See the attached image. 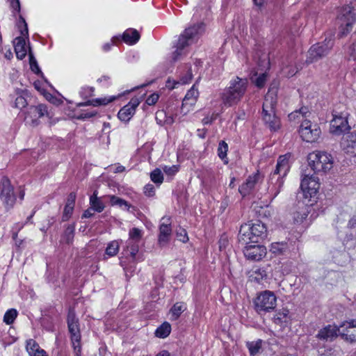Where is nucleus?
I'll return each instance as SVG.
<instances>
[{
	"instance_id": "obj_52",
	"label": "nucleus",
	"mask_w": 356,
	"mask_h": 356,
	"mask_svg": "<svg viewBox=\"0 0 356 356\" xmlns=\"http://www.w3.org/2000/svg\"><path fill=\"white\" fill-rule=\"evenodd\" d=\"M73 210L74 207L65 204L62 217L63 221H66L70 218Z\"/></svg>"
},
{
	"instance_id": "obj_29",
	"label": "nucleus",
	"mask_w": 356,
	"mask_h": 356,
	"mask_svg": "<svg viewBox=\"0 0 356 356\" xmlns=\"http://www.w3.org/2000/svg\"><path fill=\"white\" fill-rule=\"evenodd\" d=\"M171 332V325L168 322L163 323L155 331V336L161 339H165L169 336Z\"/></svg>"
},
{
	"instance_id": "obj_27",
	"label": "nucleus",
	"mask_w": 356,
	"mask_h": 356,
	"mask_svg": "<svg viewBox=\"0 0 356 356\" xmlns=\"http://www.w3.org/2000/svg\"><path fill=\"white\" fill-rule=\"evenodd\" d=\"M90 204L91 209L97 212H102L104 209V204L102 201L97 197V191H95L90 197Z\"/></svg>"
},
{
	"instance_id": "obj_43",
	"label": "nucleus",
	"mask_w": 356,
	"mask_h": 356,
	"mask_svg": "<svg viewBox=\"0 0 356 356\" xmlns=\"http://www.w3.org/2000/svg\"><path fill=\"white\" fill-rule=\"evenodd\" d=\"M150 178L156 184L160 185L163 181V175L159 168H156L151 172Z\"/></svg>"
},
{
	"instance_id": "obj_31",
	"label": "nucleus",
	"mask_w": 356,
	"mask_h": 356,
	"mask_svg": "<svg viewBox=\"0 0 356 356\" xmlns=\"http://www.w3.org/2000/svg\"><path fill=\"white\" fill-rule=\"evenodd\" d=\"M75 227L73 225H69L61 236L60 242L67 244L72 243L74 236Z\"/></svg>"
},
{
	"instance_id": "obj_32",
	"label": "nucleus",
	"mask_w": 356,
	"mask_h": 356,
	"mask_svg": "<svg viewBox=\"0 0 356 356\" xmlns=\"http://www.w3.org/2000/svg\"><path fill=\"white\" fill-rule=\"evenodd\" d=\"M288 249V245L285 242L273 243L270 245V252L276 255L283 254Z\"/></svg>"
},
{
	"instance_id": "obj_10",
	"label": "nucleus",
	"mask_w": 356,
	"mask_h": 356,
	"mask_svg": "<svg viewBox=\"0 0 356 356\" xmlns=\"http://www.w3.org/2000/svg\"><path fill=\"white\" fill-rule=\"evenodd\" d=\"M0 200L7 210L13 208L16 202L14 188L7 177H3L0 181Z\"/></svg>"
},
{
	"instance_id": "obj_45",
	"label": "nucleus",
	"mask_w": 356,
	"mask_h": 356,
	"mask_svg": "<svg viewBox=\"0 0 356 356\" xmlns=\"http://www.w3.org/2000/svg\"><path fill=\"white\" fill-rule=\"evenodd\" d=\"M40 348L39 344L34 339H30L26 342V350L29 355H31Z\"/></svg>"
},
{
	"instance_id": "obj_21",
	"label": "nucleus",
	"mask_w": 356,
	"mask_h": 356,
	"mask_svg": "<svg viewBox=\"0 0 356 356\" xmlns=\"http://www.w3.org/2000/svg\"><path fill=\"white\" fill-rule=\"evenodd\" d=\"M310 209V206L303 202H298L296 205V210L293 213L294 222L298 224L302 223L307 217Z\"/></svg>"
},
{
	"instance_id": "obj_6",
	"label": "nucleus",
	"mask_w": 356,
	"mask_h": 356,
	"mask_svg": "<svg viewBox=\"0 0 356 356\" xmlns=\"http://www.w3.org/2000/svg\"><path fill=\"white\" fill-rule=\"evenodd\" d=\"M67 323L68 330L70 334V339L72 347L76 356H81V333L79 329V319L76 316L75 312L72 309H70L67 316Z\"/></svg>"
},
{
	"instance_id": "obj_13",
	"label": "nucleus",
	"mask_w": 356,
	"mask_h": 356,
	"mask_svg": "<svg viewBox=\"0 0 356 356\" xmlns=\"http://www.w3.org/2000/svg\"><path fill=\"white\" fill-rule=\"evenodd\" d=\"M340 327L341 330L339 336L342 339L350 343L356 341V320L343 322Z\"/></svg>"
},
{
	"instance_id": "obj_55",
	"label": "nucleus",
	"mask_w": 356,
	"mask_h": 356,
	"mask_svg": "<svg viewBox=\"0 0 356 356\" xmlns=\"http://www.w3.org/2000/svg\"><path fill=\"white\" fill-rule=\"evenodd\" d=\"M144 193L146 196H148V197L154 196L155 194L154 186L151 184H148L145 185L144 187Z\"/></svg>"
},
{
	"instance_id": "obj_22",
	"label": "nucleus",
	"mask_w": 356,
	"mask_h": 356,
	"mask_svg": "<svg viewBox=\"0 0 356 356\" xmlns=\"http://www.w3.org/2000/svg\"><path fill=\"white\" fill-rule=\"evenodd\" d=\"M16 95H17L14 102L13 106L15 108L22 109L25 108L31 99L30 92L27 90H16Z\"/></svg>"
},
{
	"instance_id": "obj_39",
	"label": "nucleus",
	"mask_w": 356,
	"mask_h": 356,
	"mask_svg": "<svg viewBox=\"0 0 356 356\" xmlns=\"http://www.w3.org/2000/svg\"><path fill=\"white\" fill-rule=\"evenodd\" d=\"M184 310V305L181 302L175 303L170 309L172 318L177 320Z\"/></svg>"
},
{
	"instance_id": "obj_58",
	"label": "nucleus",
	"mask_w": 356,
	"mask_h": 356,
	"mask_svg": "<svg viewBox=\"0 0 356 356\" xmlns=\"http://www.w3.org/2000/svg\"><path fill=\"white\" fill-rule=\"evenodd\" d=\"M177 236L178 239L184 243L188 240L186 232L184 229L180 228L177 232Z\"/></svg>"
},
{
	"instance_id": "obj_20",
	"label": "nucleus",
	"mask_w": 356,
	"mask_h": 356,
	"mask_svg": "<svg viewBox=\"0 0 356 356\" xmlns=\"http://www.w3.org/2000/svg\"><path fill=\"white\" fill-rule=\"evenodd\" d=\"M261 179V175L259 171L252 175L248 177L245 182L243 183L238 188L239 193L245 196L249 194L250 191L254 188L255 184L258 183Z\"/></svg>"
},
{
	"instance_id": "obj_3",
	"label": "nucleus",
	"mask_w": 356,
	"mask_h": 356,
	"mask_svg": "<svg viewBox=\"0 0 356 356\" xmlns=\"http://www.w3.org/2000/svg\"><path fill=\"white\" fill-rule=\"evenodd\" d=\"M247 80L237 77L221 95L224 105L231 106L238 102L246 91Z\"/></svg>"
},
{
	"instance_id": "obj_36",
	"label": "nucleus",
	"mask_w": 356,
	"mask_h": 356,
	"mask_svg": "<svg viewBox=\"0 0 356 356\" xmlns=\"http://www.w3.org/2000/svg\"><path fill=\"white\" fill-rule=\"evenodd\" d=\"M120 245L117 241L110 242L106 248L105 254L108 257H114L119 252Z\"/></svg>"
},
{
	"instance_id": "obj_15",
	"label": "nucleus",
	"mask_w": 356,
	"mask_h": 356,
	"mask_svg": "<svg viewBox=\"0 0 356 356\" xmlns=\"http://www.w3.org/2000/svg\"><path fill=\"white\" fill-rule=\"evenodd\" d=\"M340 332V325H327L318 331L316 338L321 341H332L339 336Z\"/></svg>"
},
{
	"instance_id": "obj_23",
	"label": "nucleus",
	"mask_w": 356,
	"mask_h": 356,
	"mask_svg": "<svg viewBox=\"0 0 356 356\" xmlns=\"http://www.w3.org/2000/svg\"><path fill=\"white\" fill-rule=\"evenodd\" d=\"M13 44L16 57L19 60L24 59L27 54L25 39L21 36L17 37L14 40Z\"/></svg>"
},
{
	"instance_id": "obj_14",
	"label": "nucleus",
	"mask_w": 356,
	"mask_h": 356,
	"mask_svg": "<svg viewBox=\"0 0 356 356\" xmlns=\"http://www.w3.org/2000/svg\"><path fill=\"white\" fill-rule=\"evenodd\" d=\"M245 257L252 261H260L266 254V248L261 245H248L243 249Z\"/></svg>"
},
{
	"instance_id": "obj_33",
	"label": "nucleus",
	"mask_w": 356,
	"mask_h": 356,
	"mask_svg": "<svg viewBox=\"0 0 356 356\" xmlns=\"http://www.w3.org/2000/svg\"><path fill=\"white\" fill-rule=\"evenodd\" d=\"M262 346V340L258 339L256 341H248L246 343V346L248 347L250 354L252 356L257 355Z\"/></svg>"
},
{
	"instance_id": "obj_12",
	"label": "nucleus",
	"mask_w": 356,
	"mask_h": 356,
	"mask_svg": "<svg viewBox=\"0 0 356 356\" xmlns=\"http://www.w3.org/2000/svg\"><path fill=\"white\" fill-rule=\"evenodd\" d=\"M339 18L341 21L339 36L343 38L351 31L353 24L356 19L355 14L353 12V8L350 6L343 7L341 10Z\"/></svg>"
},
{
	"instance_id": "obj_30",
	"label": "nucleus",
	"mask_w": 356,
	"mask_h": 356,
	"mask_svg": "<svg viewBox=\"0 0 356 356\" xmlns=\"http://www.w3.org/2000/svg\"><path fill=\"white\" fill-rule=\"evenodd\" d=\"M195 85H194L186 94L183 99L184 105H193L195 104L199 92L197 90H195Z\"/></svg>"
},
{
	"instance_id": "obj_5",
	"label": "nucleus",
	"mask_w": 356,
	"mask_h": 356,
	"mask_svg": "<svg viewBox=\"0 0 356 356\" xmlns=\"http://www.w3.org/2000/svg\"><path fill=\"white\" fill-rule=\"evenodd\" d=\"M275 99L268 94L262 106L263 120L266 125L274 131L278 130L281 126L280 120L275 114Z\"/></svg>"
},
{
	"instance_id": "obj_42",
	"label": "nucleus",
	"mask_w": 356,
	"mask_h": 356,
	"mask_svg": "<svg viewBox=\"0 0 356 356\" xmlns=\"http://www.w3.org/2000/svg\"><path fill=\"white\" fill-rule=\"evenodd\" d=\"M348 59L356 61V40L350 44L345 50Z\"/></svg>"
},
{
	"instance_id": "obj_38",
	"label": "nucleus",
	"mask_w": 356,
	"mask_h": 356,
	"mask_svg": "<svg viewBox=\"0 0 356 356\" xmlns=\"http://www.w3.org/2000/svg\"><path fill=\"white\" fill-rule=\"evenodd\" d=\"M115 99V97L113 96V97H110L108 98H107V97L97 98V99L89 100V102H90V106H102V105H104V106L107 105L108 104H109L110 102H112Z\"/></svg>"
},
{
	"instance_id": "obj_28",
	"label": "nucleus",
	"mask_w": 356,
	"mask_h": 356,
	"mask_svg": "<svg viewBox=\"0 0 356 356\" xmlns=\"http://www.w3.org/2000/svg\"><path fill=\"white\" fill-rule=\"evenodd\" d=\"M140 242L127 240L126 242V249L124 251L129 254L132 260H136V257L139 251V244Z\"/></svg>"
},
{
	"instance_id": "obj_37",
	"label": "nucleus",
	"mask_w": 356,
	"mask_h": 356,
	"mask_svg": "<svg viewBox=\"0 0 356 356\" xmlns=\"http://www.w3.org/2000/svg\"><path fill=\"white\" fill-rule=\"evenodd\" d=\"M17 314V311L15 309L7 310L3 316V322L6 325H11L16 319Z\"/></svg>"
},
{
	"instance_id": "obj_47",
	"label": "nucleus",
	"mask_w": 356,
	"mask_h": 356,
	"mask_svg": "<svg viewBox=\"0 0 356 356\" xmlns=\"http://www.w3.org/2000/svg\"><path fill=\"white\" fill-rule=\"evenodd\" d=\"M266 276L267 275L266 270L261 268H258L254 270L252 275H250V277L257 282H259L261 280H263L264 277Z\"/></svg>"
},
{
	"instance_id": "obj_44",
	"label": "nucleus",
	"mask_w": 356,
	"mask_h": 356,
	"mask_svg": "<svg viewBox=\"0 0 356 356\" xmlns=\"http://www.w3.org/2000/svg\"><path fill=\"white\" fill-rule=\"evenodd\" d=\"M287 316H288L287 310H285L283 312H280L274 316L273 322L277 325H281L284 323L286 322Z\"/></svg>"
},
{
	"instance_id": "obj_34",
	"label": "nucleus",
	"mask_w": 356,
	"mask_h": 356,
	"mask_svg": "<svg viewBox=\"0 0 356 356\" xmlns=\"http://www.w3.org/2000/svg\"><path fill=\"white\" fill-rule=\"evenodd\" d=\"M110 202L113 206L118 205L120 207H124V209L127 211H129L131 208H134L126 200L118 197H116L115 195L110 196Z\"/></svg>"
},
{
	"instance_id": "obj_24",
	"label": "nucleus",
	"mask_w": 356,
	"mask_h": 356,
	"mask_svg": "<svg viewBox=\"0 0 356 356\" xmlns=\"http://www.w3.org/2000/svg\"><path fill=\"white\" fill-rule=\"evenodd\" d=\"M283 157L284 156H282L279 157L275 170H274L273 174L271 175V179H273L275 175H280L282 177L286 176L289 169V166L288 164V161Z\"/></svg>"
},
{
	"instance_id": "obj_57",
	"label": "nucleus",
	"mask_w": 356,
	"mask_h": 356,
	"mask_svg": "<svg viewBox=\"0 0 356 356\" xmlns=\"http://www.w3.org/2000/svg\"><path fill=\"white\" fill-rule=\"evenodd\" d=\"M97 112L95 111H87V112H84V113H81L80 115H79L76 117V118L79 119V120L88 119V118H92V117L95 116L97 115Z\"/></svg>"
},
{
	"instance_id": "obj_2",
	"label": "nucleus",
	"mask_w": 356,
	"mask_h": 356,
	"mask_svg": "<svg viewBox=\"0 0 356 356\" xmlns=\"http://www.w3.org/2000/svg\"><path fill=\"white\" fill-rule=\"evenodd\" d=\"M266 227L264 223L257 220L252 224L241 225L238 234V239L248 243V240L251 243H258L259 239L266 236Z\"/></svg>"
},
{
	"instance_id": "obj_59",
	"label": "nucleus",
	"mask_w": 356,
	"mask_h": 356,
	"mask_svg": "<svg viewBox=\"0 0 356 356\" xmlns=\"http://www.w3.org/2000/svg\"><path fill=\"white\" fill-rule=\"evenodd\" d=\"M76 200V194L74 193H70L67 199V205L74 207Z\"/></svg>"
},
{
	"instance_id": "obj_54",
	"label": "nucleus",
	"mask_w": 356,
	"mask_h": 356,
	"mask_svg": "<svg viewBox=\"0 0 356 356\" xmlns=\"http://www.w3.org/2000/svg\"><path fill=\"white\" fill-rule=\"evenodd\" d=\"M19 24H22L24 26V29H20L21 35L23 36H26V35L28 36L29 35L28 26L25 21V19L22 15H19Z\"/></svg>"
},
{
	"instance_id": "obj_19",
	"label": "nucleus",
	"mask_w": 356,
	"mask_h": 356,
	"mask_svg": "<svg viewBox=\"0 0 356 356\" xmlns=\"http://www.w3.org/2000/svg\"><path fill=\"white\" fill-rule=\"evenodd\" d=\"M333 119L331 120L332 132L335 134H340L346 129H349L348 120L346 116L342 114H332Z\"/></svg>"
},
{
	"instance_id": "obj_1",
	"label": "nucleus",
	"mask_w": 356,
	"mask_h": 356,
	"mask_svg": "<svg viewBox=\"0 0 356 356\" xmlns=\"http://www.w3.org/2000/svg\"><path fill=\"white\" fill-rule=\"evenodd\" d=\"M200 17L198 8H196L192 17L191 24L180 34L176 44L174 46L175 50L172 54L173 61L175 62L179 60L182 56L186 54V48L198 41L200 33Z\"/></svg>"
},
{
	"instance_id": "obj_16",
	"label": "nucleus",
	"mask_w": 356,
	"mask_h": 356,
	"mask_svg": "<svg viewBox=\"0 0 356 356\" xmlns=\"http://www.w3.org/2000/svg\"><path fill=\"white\" fill-rule=\"evenodd\" d=\"M140 102L137 98H133L130 102L124 106L118 112V117L122 121L127 122L135 113L136 108L138 106Z\"/></svg>"
},
{
	"instance_id": "obj_50",
	"label": "nucleus",
	"mask_w": 356,
	"mask_h": 356,
	"mask_svg": "<svg viewBox=\"0 0 356 356\" xmlns=\"http://www.w3.org/2000/svg\"><path fill=\"white\" fill-rule=\"evenodd\" d=\"M219 249L220 250H225L226 248L229 245V240L228 237L226 234L221 235L219 241H218Z\"/></svg>"
},
{
	"instance_id": "obj_53",
	"label": "nucleus",
	"mask_w": 356,
	"mask_h": 356,
	"mask_svg": "<svg viewBox=\"0 0 356 356\" xmlns=\"http://www.w3.org/2000/svg\"><path fill=\"white\" fill-rule=\"evenodd\" d=\"M192 79V73L190 70H188L186 74L181 76L179 80L177 81V83L179 85H184L188 83Z\"/></svg>"
},
{
	"instance_id": "obj_26",
	"label": "nucleus",
	"mask_w": 356,
	"mask_h": 356,
	"mask_svg": "<svg viewBox=\"0 0 356 356\" xmlns=\"http://www.w3.org/2000/svg\"><path fill=\"white\" fill-rule=\"evenodd\" d=\"M140 34L136 29H128L122 34L123 41L129 44H135L140 39Z\"/></svg>"
},
{
	"instance_id": "obj_46",
	"label": "nucleus",
	"mask_w": 356,
	"mask_h": 356,
	"mask_svg": "<svg viewBox=\"0 0 356 356\" xmlns=\"http://www.w3.org/2000/svg\"><path fill=\"white\" fill-rule=\"evenodd\" d=\"M227 151H228L227 144L224 140H221L219 143V145H218V156L221 159H225L227 157Z\"/></svg>"
},
{
	"instance_id": "obj_64",
	"label": "nucleus",
	"mask_w": 356,
	"mask_h": 356,
	"mask_svg": "<svg viewBox=\"0 0 356 356\" xmlns=\"http://www.w3.org/2000/svg\"><path fill=\"white\" fill-rule=\"evenodd\" d=\"M29 356H48L47 353L42 348L31 353Z\"/></svg>"
},
{
	"instance_id": "obj_18",
	"label": "nucleus",
	"mask_w": 356,
	"mask_h": 356,
	"mask_svg": "<svg viewBox=\"0 0 356 356\" xmlns=\"http://www.w3.org/2000/svg\"><path fill=\"white\" fill-rule=\"evenodd\" d=\"M341 145L347 154L356 156V131L344 134Z\"/></svg>"
},
{
	"instance_id": "obj_60",
	"label": "nucleus",
	"mask_w": 356,
	"mask_h": 356,
	"mask_svg": "<svg viewBox=\"0 0 356 356\" xmlns=\"http://www.w3.org/2000/svg\"><path fill=\"white\" fill-rule=\"evenodd\" d=\"M10 6L14 10L17 11V13L20 12L21 7L19 0H11Z\"/></svg>"
},
{
	"instance_id": "obj_7",
	"label": "nucleus",
	"mask_w": 356,
	"mask_h": 356,
	"mask_svg": "<svg viewBox=\"0 0 356 356\" xmlns=\"http://www.w3.org/2000/svg\"><path fill=\"white\" fill-rule=\"evenodd\" d=\"M255 311L260 315L270 312L277 305V298L270 291H264L259 293L254 300Z\"/></svg>"
},
{
	"instance_id": "obj_8",
	"label": "nucleus",
	"mask_w": 356,
	"mask_h": 356,
	"mask_svg": "<svg viewBox=\"0 0 356 356\" xmlns=\"http://www.w3.org/2000/svg\"><path fill=\"white\" fill-rule=\"evenodd\" d=\"M47 116L51 118L53 114L48 109V106L44 104H39L37 106H31L28 107L25 112L24 120L26 123L33 127H36L40 124V119Z\"/></svg>"
},
{
	"instance_id": "obj_51",
	"label": "nucleus",
	"mask_w": 356,
	"mask_h": 356,
	"mask_svg": "<svg viewBox=\"0 0 356 356\" xmlns=\"http://www.w3.org/2000/svg\"><path fill=\"white\" fill-rule=\"evenodd\" d=\"M266 78L267 74L266 73H263L257 77L254 82L258 88H262L266 83Z\"/></svg>"
},
{
	"instance_id": "obj_25",
	"label": "nucleus",
	"mask_w": 356,
	"mask_h": 356,
	"mask_svg": "<svg viewBox=\"0 0 356 356\" xmlns=\"http://www.w3.org/2000/svg\"><path fill=\"white\" fill-rule=\"evenodd\" d=\"M172 229L170 224L162 223L159 227V243L160 245H164L169 241Z\"/></svg>"
},
{
	"instance_id": "obj_41",
	"label": "nucleus",
	"mask_w": 356,
	"mask_h": 356,
	"mask_svg": "<svg viewBox=\"0 0 356 356\" xmlns=\"http://www.w3.org/2000/svg\"><path fill=\"white\" fill-rule=\"evenodd\" d=\"M142 237L143 232L137 227H134L129 231L128 240L140 242Z\"/></svg>"
},
{
	"instance_id": "obj_40",
	"label": "nucleus",
	"mask_w": 356,
	"mask_h": 356,
	"mask_svg": "<svg viewBox=\"0 0 356 356\" xmlns=\"http://www.w3.org/2000/svg\"><path fill=\"white\" fill-rule=\"evenodd\" d=\"M29 64L31 70L36 74L40 75L42 74V71L40 70L38 62L35 58L31 49H29Z\"/></svg>"
},
{
	"instance_id": "obj_49",
	"label": "nucleus",
	"mask_w": 356,
	"mask_h": 356,
	"mask_svg": "<svg viewBox=\"0 0 356 356\" xmlns=\"http://www.w3.org/2000/svg\"><path fill=\"white\" fill-rule=\"evenodd\" d=\"M163 170L166 175H168L169 176H173L178 172L179 165H173L172 166L165 165L163 168Z\"/></svg>"
},
{
	"instance_id": "obj_63",
	"label": "nucleus",
	"mask_w": 356,
	"mask_h": 356,
	"mask_svg": "<svg viewBox=\"0 0 356 356\" xmlns=\"http://www.w3.org/2000/svg\"><path fill=\"white\" fill-rule=\"evenodd\" d=\"M177 85H179L177 81H171L170 79L166 81V87L170 90H172L177 87Z\"/></svg>"
},
{
	"instance_id": "obj_62",
	"label": "nucleus",
	"mask_w": 356,
	"mask_h": 356,
	"mask_svg": "<svg viewBox=\"0 0 356 356\" xmlns=\"http://www.w3.org/2000/svg\"><path fill=\"white\" fill-rule=\"evenodd\" d=\"M297 112H298L299 115L302 116V118H306L307 114L309 113V109L306 106H302L298 110H296Z\"/></svg>"
},
{
	"instance_id": "obj_35",
	"label": "nucleus",
	"mask_w": 356,
	"mask_h": 356,
	"mask_svg": "<svg viewBox=\"0 0 356 356\" xmlns=\"http://www.w3.org/2000/svg\"><path fill=\"white\" fill-rule=\"evenodd\" d=\"M202 184L206 188L214 186L216 184L214 174L212 172L207 170L206 172L204 173Z\"/></svg>"
},
{
	"instance_id": "obj_17",
	"label": "nucleus",
	"mask_w": 356,
	"mask_h": 356,
	"mask_svg": "<svg viewBox=\"0 0 356 356\" xmlns=\"http://www.w3.org/2000/svg\"><path fill=\"white\" fill-rule=\"evenodd\" d=\"M300 188L304 193H307L310 196L316 194L319 188L318 178L314 176L305 175L301 181Z\"/></svg>"
},
{
	"instance_id": "obj_61",
	"label": "nucleus",
	"mask_w": 356,
	"mask_h": 356,
	"mask_svg": "<svg viewBox=\"0 0 356 356\" xmlns=\"http://www.w3.org/2000/svg\"><path fill=\"white\" fill-rule=\"evenodd\" d=\"M111 77L108 75H103L100 78L97 79V82L99 83H106V85H109Z\"/></svg>"
},
{
	"instance_id": "obj_48",
	"label": "nucleus",
	"mask_w": 356,
	"mask_h": 356,
	"mask_svg": "<svg viewBox=\"0 0 356 356\" xmlns=\"http://www.w3.org/2000/svg\"><path fill=\"white\" fill-rule=\"evenodd\" d=\"M94 91L95 88L93 87L84 86L81 88L79 94L82 98L87 99L90 97L93 96Z\"/></svg>"
},
{
	"instance_id": "obj_11",
	"label": "nucleus",
	"mask_w": 356,
	"mask_h": 356,
	"mask_svg": "<svg viewBox=\"0 0 356 356\" xmlns=\"http://www.w3.org/2000/svg\"><path fill=\"white\" fill-rule=\"evenodd\" d=\"M298 131L302 140L307 143L316 142L321 134L320 127L307 120L302 122Z\"/></svg>"
},
{
	"instance_id": "obj_56",
	"label": "nucleus",
	"mask_w": 356,
	"mask_h": 356,
	"mask_svg": "<svg viewBox=\"0 0 356 356\" xmlns=\"http://www.w3.org/2000/svg\"><path fill=\"white\" fill-rule=\"evenodd\" d=\"M159 96L157 93H153L150 95L147 99H146V104L149 106L154 105L159 100Z\"/></svg>"
},
{
	"instance_id": "obj_9",
	"label": "nucleus",
	"mask_w": 356,
	"mask_h": 356,
	"mask_svg": "<svg viewBox=\"0 0 356 356\" xmlns=\"http://www.w3.org/2000/svg\"><path fill=\"white\" fill-rule=\"evenodd\" d=\"M334 45L332 38H325L322 42L312 45L308 51L306 62L312 63L327 56Z\"/></svg>"
},
{
	"instance_id": "obj_4",
	"label": "nucleus",
	"mask_w": 356,
	"mask_h": 356,
	"mask_svg": "<svg viewBox=\"0 0 356 356\" xmlns=\"http://www.w3.org/2000/svg\"><path fill=\"white\" fill-rule=\"evenodd\" d=\"M308 163L314 172L326 173L333 168L334 159L326 152L316 151L309 154Z\"/></svg>"
}]
</instances>
